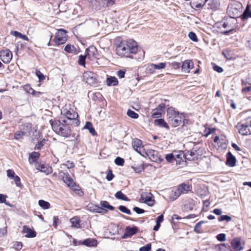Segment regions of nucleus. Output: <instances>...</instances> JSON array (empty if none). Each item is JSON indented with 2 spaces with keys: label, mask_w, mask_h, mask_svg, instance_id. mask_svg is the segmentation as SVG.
Returning <instances> with one entry per match:
<instances>
[{
  "label": "nucleus",
  "mask_w": 251,
  "mask_h": 251,
  "mask_svg": "<svg viewBox=\"0 0 251 251\" xmlns=\"http://www.w3.org/2000/svg\"><path fill=\"white\" fill-rule=\"evenodd\" d=\"M79 245H84L87 247H96L98 244L97 240L93 238H87L82 242L78 241Z\"/></svg>",
  "instance_id": "obj_17"
},
{
  "label": "nucleus",
  "mask_w": 251,
  "mask_h": 251,
  "mask_svg": "<svg viewBox=\"0 0 251 251\" xmlns=\"http://www.w3.org/2000/svg\"><path fill=\"white\" fill-rule=\"evenodd\" d=\"M239 132L243 135L251 134V117H248L237 125Z\"/></svg>",
  "instance_id": "obj_5"
},
{
  "label": "nucleus",
  "mask_w": 251,
  "mask_h": 251,
  "mask_svg": "<svg viewBox=\"0 0 251 251\" xmlns=\"http://www.w3.org/2000/svg\"><path fill=\"white\" fill-rule=\"evenodd\" d=\"M133 210L137 214H142L144 213L145 210L138 207H134Z\"/></svg>",
  "instance_id": "obj_62"
},
{
  "label": "nucleus",
  "mask_w": 251,
  "mask_h": 251,
  "mask_svg": "<svg viewBox=\"0 0 251 251\" xmlns=\"http://www.w3.org/2000/svg\"><path fill=\"white\" fill-rule=\"evenodd\" d=\"M86 56H87L82 55H80L79 56V59H78V63L79 65H80L81 66H85V59H86Z\"/></svg>",
  "instance_id": "obj_48"
},
{
  "label": "nucleus",
  "mask_w": 251,
  "mask_h": 251,
  "mask_svg": "<svg viewBox=\"0 0 251 251\" xmlns=\"http://www.w3.org/2000/svg\"><path fill=\"white\" fill-rule=\"evenodd\" d=\"M50 123L53 130L58 135L67 138L71 135V129L69 125L72 123L68 122L67 120H50Z\"/></svg>",
  "instance_id": "obj_2"
},
{
  "label": "nucleus",
  "mask_w": 251,
  "mask_h": 251,
  "mask_svg": "<svg viewBox=\"0 0 251 251\" xmlns=\"http://www.w3.org/2000/svg\"><path fill=\"white\" fill-rule=\"evenodd\" d=\"M249 18H251V10H250V6L248 4L242 15V18L247 19Z\"/></svg>",
  "instance_id": "obj_31"
},
{
  "label": "nucleus",
  "mask_w": 251,
  "mask_h": 251,
  "mask_svg": "<svg viewBox=\"0 0 251 251\" xmlns=\"http://www.w3.org/2000/svg\"><path fill=\"white\" fill-rule=\"evenodd\" d=\"M13 179L14 180L15 184L17 186H21L20 178L18 176H15Z\"/></svg>",
  "instance_id": "obj_60"
},
{
  "label": "nucleus",
  "mask_w": 251,
  "mask_h": 251,
  "mask_svg": "<svg viewBox=\"0 0 251 251\" xmlns=\"http://www.w3.org/2000/svg\"><path fill=\"white\" fill-rule=\"evenodd\" d=\"M119 209L123 213H125L128 215L131 214L130 210L124 205L119 206Z\"/></svg>",
  "instance_id": "obj_47"
},
{
  "label": "nucleus",
  "mask_w": 251,
  "mask_h": 251,
  "mask_svg": "<svg viewBox=\"0 0 251 251\" xmlns=\"http://www.w3.org/2000/svg\"><path fill=\"white\" fill-rule=\"evenodd\" d=\"M251 91V84H248V85L246 87H244L242 88L241 90V92L244 95H246L247 93L250 92Z\"/></svg>",
  "instance_id": "obj_44"
},
{
  "label": "nucleus",
  "mask_w": 251,
  "mask_h": 251,
  "mask_svg": "<svg viewBox=\"0 0 251 251\" xmlns=\"http://www.w3.org/2000/svg\"><path fill=\"white\" fill-rule=\"evenodd\" d=\"M6 195L0 194V203H5L6 205H9V204L6 203Z\"/></svg>",
  "instance_id": "obj_59"
},
{
  "label": "nucleus",
  "mask_w": 251,
  "mask_h": 251,
  "mask_svg": "<svg viewBox=\"0 0 251 251\" xmlns=\"http://www.w3.org/2000/svg\"><path fill=\"white\" fill-rule=\"evenodd\" d=\"M151 244L150 243L147 244L145 246L141 247L139 249V251H150L151 250Z\"/></svg>",
  "instance_id": "obj_51"
},
{
  "label": "nucleus",
  "mask_w": 251,
  "mask_h": 251,
  "mask_svg": "<svg viewBox=\"0 0 251 251\" xmlns=\"http://www.w3.org/2000/svg\"><path fill=\"white\" fill-rule=\"evenodd\" d=\"M191 188V186L185 183H182L178 186L176 190L172 191L171 198L173 200H176L181 194L187 193Z\"/></svg>",
  "instance_id": "obj_6"
},
{
  "label": "nucleus",
  "mask_w": 251,
  "mask_h": 251,
  "mask_svg": "<svg viewBox=\"0 0 251 251\" xmlns=\"http://www.w3.org/2000/svg\"><path fill=\"white\" fill-rule=\"evenodd\" d=\"M166 63L162 62L159 63L158 64H151V68L154 70H160L164 69L166 67Z\"/></svg>",
  "instance_id": "obj_34"
},
{
  "label": "nucleus",
  "mask_w": 251,
  "mask_h": 251,
  "mask_svg": "<svg viewBox=\"0 0 251 251\" xmlns=\"http://www.w3.org/2000/svg\"><path fill=\"white\" fill-rule=\"evenodd\" d=\"M226 164L230 167H234L236 164V158L230 152L226 154Z\"/></svg>",
  "instance_id": "obj_22"
},
{
  "label": "nucleus",
  "mask_w": 251,
  "mask_h": 251,
  "mask_svg": "<svg viewBox=\"0 0 251 251\" xmlns=\"http://www.w3.org/2000/svg\"><path fill=\"white\" fill-rule=\"evenodd\" d=\"M35 74L36 76L38 77L39 81H42L45 79V76L39 70H36L35 72Z\"/></svg>",
  "instance_id": "obj_49"
},
{
  "label": "nucleus",
  "mask_w": 251,
  "mask_h": 251,
  "mask_svg": "<svg viewBox=\"0 0 251 251\" xmlns=\"http://www.w3.org/2000/svg\"><path fill=\"white\" fill-rule=\"evenodd\" d=\"M218 250L219 251H232L230 246L225 244L218 245Z\"/></svg>",
  "instance_id": "obj_33"
},
{
  "label": "nucleus",
  "mask_w": 251,
  "mask_h": 251,
  "mask_svg": "<svg viewBox=\"0 0 251 251\" xmlns=\"http://www.w3.org/2000/svg\"><path fill=\"white\" fill-rule=\"evenodd\" d=\"M166 116L168 124L174 127L179 126L184 118L183 113H179L173 107L167 109Z\"/></svg>",
  "instance_id": "obj_3"
},
{
  "label": "nucleus",
  "mask_w": 251,
  "mask_h": 251,
  "mask_svg": "<svg viewBox=\"0 0 251 251\" xmlns=\"http://www.w3.org/2000/svg\"><path fill=\"white\" fill-rule=\"evenodd\" d=\"M46 143V140L45 139H43L41 141L39 142L37 144L34 148L35 150H41V149L43 147Z\"/></svg>",
  "instance_id": "obj_39"
},
{
  "label": "nucleus",
  "mask_w": 251,
  "mask_h": 251,
  "mask_svg": "<svg viewBox=\"0 0 251 251\" xmlns=\"http://www.w3.org/2000/svg\"><path fill=\"white\" fill-rule=\"evenodd\" d=\"M59 177L69 187H73L75 185L73 179L67 172L61 171L59 173Z\"/></svg>",
  "instance_id": "obj_9"
},
{
  "label": "nucleus",
  "mask_w": 251,
  "mask_h": 251,
  "mask_svg": "<svg viewBox=\"0 0 251 251\" xmlns=\"http://www.w3.org/2000/svg\"><path fill=\"white\" fill-rule=\"evenodd\" d=\"M40 153L38 152L33 151L29 155V157L28 158L29 162L30 164H33L35 162L38 158L40 157Z\"/></svg>",
  "instance_id": "obj_28"
},
{
  "label": "nucleus",
  "mask_w": 251,
  "mask_h": 251,
  "mask_svg": "<svg viewBox=\"0 0 251 251\" xmlns=\"http://www.w3.org/2000/svg\"><path fill=\"white\" fill-rule=\"evenodd\" d=\"M165 158L168 162L173 163L175 161L174 153L167 154L165 156Z\"/></svg>",
  "instance_id": "obj_46"
},
{
  "label": "nucleus",
  "mask_w": 251,
  "mask_h": 251,
  "mask_svg": "<svg viewBox=\"0 0 251 251\" xmlns=\"http://www.w3.org/2000/svg\"><path fill=\"white\" fill-rule=\"evenodd\" d=\"M107 84L108 86H116L118 84L117 79L114 76H110L107 78L106 79Z\"/></svg>",
  "instance_id": "obj_29"
},
{
  "label": "nucleus",
  "mask_w": 251,
  "mask_h": 251,
  "mask_svg": "<svg viewBox=\"0 0 251 251\" xmlns=\"http://www.w3.org/2000/svg\"><path fill=\"white\" fill-rule=\"evenodd\" d=\"M207 2L208 8L215 10L219 8L220 4L218 0H209Z\"/></svg>",
  "instance_id": "obj_25"
},
{
  "label": "nucleus",
  "mask_w": 251,
  "mask_h": 251,
  "mask_svg": "<svg viewBox=\"0 0 251 251\" xmlns=\"http://www.w3.org/2000/svg\"><path fill=\"white\" fill-rule=\"evenodd\" d=\"M194 231L197 233H201L202 232V230L201 228V226L200 225H198L197 223L194 227Z\"/></svg>",
  "instance_id": "obj_61"
},
{
  "label": "nucleus",
  "mask_w": 251,
  "mask_h": 251,
  "mask_svg": "<svg viewBox=\"0 0 251 251\" xmlns=\"http://www.w3.org/2000/svg\"><path fill=\"white\" fill-rule=\"evenodd\" d=\"M15 172L10 169L7 170V176L8 177L10 178H13V177L15 176Z\"/></svg>",
  "instance_id": "obj_57"
},
{
  "label": "nucleus",
  "mask_w": 251,
  "mask_h": 251,
  "mask_svg": "<svg viewBox=\"0 0 251 251\" xmlns=\"http://www.w3.org/2000/svg\"><path fill=\"white\" fill-rule=\"evenodd\" d=\"M216 238L220 241H225L226 240V234L224 233H220L217 235Z\"/></svg>",
  "instance_id": "obj_53"
},
{
  "label": "nucleus",
  "mask_w": 251,
  "mask_h": 251,
  "mask_svg": "<svg viewBox=\"0 0 251 251\" xmlns=\"http://www.w3.org/2000/svg\"><path fill=\"white\" fill-rule=\"evenodd\" d=\"M228 12L230 16L228 20L229 23H236L237 21L235 18L237 17L238 13V10L232 7H230L228 10Z\"/></svg>",
  "instance_id": "obj_16"
},
{
  "label": "nucleus",
  "mask_w": 251,
  "mask_h": 251,
  "mask_svg": "<svg viewBox=\"0 0 251 251\" xmlns=\"http://www.w3.org/2000/svg\"><path fill=\"white\" fill-rule=\"evenodd\" d=\"M189 38L194 42L198 41V38L196 34L193 32H190L188 34Z\"/></svg>",
  "instance_id": "obj_50"
},
{
  "label": "nucleus",
  "mask_w": 251,
  "mask_h": 251,
  "mask_svg": "<svg viewBox=\"0 0 251 251\" xmlns=\"http://www.w3.org/2000/svg\"><path fill=\"white\" fill-rule=\"evenodd\" d=\"M84 128L89 130V132L93 136L96 134V131L92 126V124L90 122H87L85 124Z\"/></svg>",
  "instance_id": "obj_30"
},
{
  "label": "nucleus",
  "mask_w": 251,
  "mask_h": 251,
  "mask_svg": "<svg viewBox=\"0 0 251 251\" xmlns=\"http://www.w3.org/2000/svg\"><path fill=\"white\" fill-rule=\"evenodd\" d=\"M169 64L174 69H177L179 68L181 65L180 63L176 62H173L172 63H169Z\"/></svg>",
  "instance_id": "obj_56"
},
{
  "label": "nucleus",
  "mask_w": 251,
  "mask_h": 251,
  "mask_svg": "<svg viewBox=\"0 0 251 251\" xmlns=\"http://www.w3.org/2000/svg\"><path fill=\"white\" fill-rule=\"evenodd\" d=\"M201 150L198 149L197 148H194L185 153V158L189 160L198 158L201 155Z\"/></svg>",
  "instance_id": "obj_12"
},
{
  "label": "nucleus",
  "mask_w": 251,
  "mask_h": 251,
  "mask_svg": "<svg viewBox=\"0 0 251 251\" xmlns=\"http://www.w3.org/2000/svg\"><path fill=\"white\" fill-rule=\"evenodd\" d=\"M193 66L194 64L191 60H186L183 62L181 66V69L183 72L188 73L190 72V69L193 68Z\"/></svg>",
  "instance_id": "obj_18"
},
{
  "label": "nucleus",
  "mask_w": 251,
  "mask_h": 251,
  "mask_svg": "<svg viewBox=\"0 0 251 251\" xmlns=\"http://www.w3.org/2000/svg\"><path fill=\"white\" fill-rule=\"evenodd\" d=\"M38 204L40 206L44 209H48L50 207V203L49 202L44 200H39L38 201Z\"/></svg>",
  "instance_id": "obj_35"
},
{
  "label": "nucleus",
  "mask_w": 251,
  "mask_h": 251,
  "mask_svg": "<svg viewBox=\"0 0 251 251\" xmlns=\"http://www.w3.org/2000/svg\"><path fill=\"white\" fill-rule=\"evenodd\" d=\"M67 31L63 29H59L56 33L53 40L55 44L57 46L64 44L67 40L66 35Z\"/></svg>",
  "instance_id": "obj_7"
},
{
  "label": "nucleus",
  "mask_w": 251,
  "mask_h": 251,
  "mask_svg": "<svg viewBox=\"0 0 251 251\" xmlns=\"http://www.w3.org/2000/svg\"><path fill=\"white\" fill-rule=\"evenodd\" d=\"M141 199L150 206L154 204V200L152 199V195L151 193L148 195H142Z\"/></svg>",
  "instance_id": "obj_19"
},
{
  "label": "nucleus",
  "mask_w": 251,
  "mask_h": 251,
  "mask_svg": "<svg viewBox=\"0 0 251 251\" xmlns=\"http://www.w3.org/2000/svg\"><path fill=\"white\" fill-rule=\"evenodd\" d=\"M162 112H160L156 109H152L151 111V116L154 118H158L162 116Z\"/></svg>",
  "instance_id": "obj_37"
},
{
  "label": "nucleus",
  "mask_w": 251,
  "mask_h": 251,
  "mask_svg": "<svg viewBox=\"0 0 251 251\" xmlns=\"http://www.w3.org/2000/svg\"><path fill=\"white\" fill-rule=\"evenodd\" d=\"M114 176L112 174V171L111 170H109L107 174V176L106 177V179L108 181H111L114 177Z\"/></svg>",
  "instance_id": "obj_55"
},
{
  "label": "nucleus",
  "mask_w": 251,
  "mask_h": 251,
  "mask_svg": "<svg viewBox=\"0 0 251 251\" xmlns=\"http://www.w3.org/2000/svg\"><path fill=\"white\" fill-rule=\"evenodd\" d=\"M132 145L133 149L140 155L144 156L145 152L144 146L142 145V142L139 139H135L132 142Z\"/></svg>",
  "instance_id": "obj_11"
},
{
  "label": "nucleus",
  "mask_w": 251,
  "mask_h": 251,
  "mask_svg": "<svg viewBox=\"0 0 251 251\" xmlns=\"http://www.w3.org/2000/svg\"><path fill=\"white\" fill-rule=\"evenodd\" d=\"M86 52L87 57L90 60H94L97 58L98 51L94 46L90 47L86 50Z\"/></svg>",
  "instance_id": "obj_15"
},
{
  "label": "nucleus",
  "mask_w": 251,
  "mask_h": 251,
  "mask_svg": "<svg viewBox=\"0 0 251 251\" xmlns=\"http://www.w3.org/2000/svg\"><path fill=\"white\" fill-rule=\"evenodd\" d=\"M155 125L158 126L160 127H164L166 129L169 130V126L168 124L163 119H156L154 121Z\"/></svg>",
  "instance_id": "obj_24"
},
{
  "label": "nucleus",
  "mask_w": 251,
  "mask_h": 251,
  "mask_svg": "<svg viewBox=\"0 0 251 251\" xmlns=\"http://www.w3.org/2000/svg\"><path fill=\"white\" fill-rule=\"evenodd\" d=\"M13 35L14 36H15L16 37H19V38H20L25 41H28V39L27 38V37L26 36H25V35H23L22 34V33L18 32V31H13Z\"/></svg>",
  "instance_id": "obj_40"
},
{
  "label": "nucleus",
  "mask_w": 251,
  "mask_h": 251,
  "mask_svg": "<svg viewBox=\"0 0 251 251\" xmlns=\"http://www.w3.org/2000/svg\"><path fill=\"white\" fill-rule=\"evenodd\" d=\"M36 169L41 172L45 173L46 175L50 174L52 172V168L49 166L45 165L43 164H36Z\"/></svg>",
  "instance_id": "obj_14"
},
{
  "label": "nucleus",
  "mask_w": 251,
  "mask_h": 251,
  "mask_svg": "<svg viewBox=\"0 0 251 251\" xmlns=\"http://www.w3.org/2000/svg\"><path fill=\"white\" fill-rule=\"evenodd\" d=\"M127 115L130 118L133 119H137L139 117V115L137 113H135L134 111L128 109L127 111Z\"/></svg>",
  "instance_id": "obj_41"
},
{
  "label": "nucleus",
  "mask_w": 251,
  "mask_h": 251,
  "mask_svg": "<svg viewBox=\"0 0 251 251\" xmlns=\"http://www.w3.org/2000/svg\"><path fill=\"white\" fill-rule=\"evenodd\" d=\"M132 168L134 170L135 173L138 174L141 173L142 171L144 170V167L143 164L140 165L136 167L132 166Z\"/></svg>",
  "instance_id": "obj_42"
},
{
  "label": "nucleus",
  "mask_w": 251,
  "mask_h": 251,
  "mask_svg": "<svg viewBox=\"0 0 251 251\" xmlns=\"http://www.w3.org/2000/svg\"><path fill=\"white\" fill-rule=\"evenodd\" d=\"M23 232L26 234L25 236L27 238H33L36 236V232L26 226H23Z\"/></svg>",
  "instance_id": "obj_20"
},
{
  "label": "nucleus",
  "mask_w": 251,
  "mask_h": 251,
  "mask_svg": "<svg viewBox=\"0 0 251 251\" xmlns=\"http://www.w3.org/2000/svg\"><path fill=\"white\" fill-rule=\"evenodd\" d=\"M23 245L22 242H16L14 244V248L15 250L20 251L22 249Z\"/></svg>",
  "instance_id": "obj_54"
},
{
  "label": "nucleus",
  "mask_w": 251,
  "mask_h": 251,
  "mask_svg": "<svg viewBox=\"0 0 251 251\" xmlns=\"http://www.w3.org/2000/svg\"><path fill=\"white\" fill-rule=\"evenodd\" d=\"M65 51L69 53L77 54L78 51L77 49L74 46L70 44L67 45L64 49Z\"/></svg>",
  "instance_id": "obj_26"
},
{
  "label": "nucleus",
  "mask_w": 251,
  "mask_h": 251,
  "mask_svg": "<svg viewBox=\"0 0 251 251\" xmlns=\"http://www.w3.org/2000/svg\"><path fill=\"white\" fill-rule=\"evenodd\" d=\"M126 72L123 70H119L117 72V75L120 78H122L125 77Z\"/></svg>",
  "instance_id": "obj_63"
},
{
  "label": "nucleus",
  "mask_w": 251,
  "mask_h": 251,
  "mask_svg": "<svg viewBox=\"0 0 251 251\" xmlns=\"http://www.w3.org/2000/svg\"><path fill=\"white\" fill-rule=\"evenodd\" d=\"M165 104L163 103H161L159 104L155 109L158 110L159 111H160V112H163L164 109L165 108Z\"/></svg>",
  "instance_id": "obj_64"
},
{
  "label": "nucleus",
  "mask_w": 251,
  "mask_h": 251,
  "mask_svg": "<svg viewBox=\"0 0 251 251\" xmlns=\"http://www.w3.org/2000/svg\"><path fill=\"white\" fill-rule=\"evenodd\" d=\"M231 219L232 218L231 217L226 215H221L218 218V221L219 222L226 221V222H228L230 221Z\"/></svg>",
  "instance_id": "obj_43"
},
{
  "label": "nucleus",
  "mask_w": 251,
  "mask_h": 251,
  "mask_svg": "<svg viewBox=\"0 0 251 251\" xmlns=\"http://www.w3.org/2000/svg\"><path fill=\"white\" fill-rule=\"evenodd\" d=\"M100 205L102 208H105L110 210H114V207L110 205L109 203L107 201H100Z\"/></svg>",
  "instance_id": "obj_36"
},
{
  "label": "nucleus",
  "mask_w": 251,
  "mask_h": 251,
  "mask_svg": "<svg viewBox=\"0 0 251 251\" xmlns=\"http://www.w3.org/2000/svg\"><path fill=\"white\" fill-rule=\"evenodd\" d=\"M13 57L12 52L8 49L0 51V59L4 63L8 64Z\"/></svg>",
  "instance_id": "obj_8"
},
{
  "label": "nucleus",
  "mask_w": 251,
  "mask_h": 251,
  "mask_svg": "<svg viewBox=\"0 0 251 251\" xmlns=\"http://www.w3.org/2000/svg\"><path fill=\"white\" fill-rule=\"evenodd\" d=\"M115 197L119 200H121L125 201H129L128 198L124 195L121 191L117 192L115 195Z\"/></svg>",
  "instance_id": "obj_32"
},
{
  "label": "nucleus",
  "mask_w": 251,
  "mask_h": 251,
  "mask_svg": "<svg viewBox=\"0 0 251 251\" xmlns=\"http://www.w3.org/2000/svg\"><path fill=\"white\" fill-rule=\"evenodd\" d=\"M61 114L62 116L69 120L72 124H77L78 122V120H77L78 116V114L72 108L71 104H65L61 110Z\"/></svg>",
  "instance_id": "obj_4"
},
{
  "label": "nucleus",
  "mask_w": 251,
  "mask_h": 251,
  "mask_svg": "<svg viewBox=\"0 0 251 251\" xmlns=\"http://www.w3.org/2000/svg\"><path fill=\"white\" fill-rule=\"evenodd\" d=\"M24 90L26 91L27 93L31 94V92H32V91L34 90L30 85L29 84H26L24 85L23 87Z\"/></svg>",
  "instance_id": "obj_52"
},
{
  "label": "nucleus",
  "mask_w": 251,
  "mask_h": 251,
  "mask_svg": "<svg viewBox=\"0 0 251 251\" xmlns=\"http://www.w3.org/2000/svg\"><path fill=\"white\" fill-rule=\"evenodd\" d=\"M231 245L233 249L235 251H238L243 249L240 240L238 238H234L231 241Z\"/></svg>",
  "instance_id": "obj_23"
},
{
  "label": "nucleus",
  "mask_w": 251,
  "mask_h": 251,
  "mask_svg": "<svg viewBox=\"0 0 251 251\" xmlns=\"http://www.w3.org/2000/svg\"><path fill=\"white\" fill-rule=\"evenodd\" d=\"M138 231V228L137 226H127L125 229L123 238L130 237L135 235Z\"/></svg>",
  "instance_id": "obj_13"
},
{
  "label": "nucleus",
  "mask_w": 251,
  "mask_h": 251,
  "mask_svg": "<svg viewBox=\"0 0 251 251\" xmlns=\"http://www.w3.org/2000/svg\"><path fill=\"white\" fill-rule=\"evenodd\" d=\"M96 75L92 72L88 71L84 73L83 78L87 83L93 85L97 83Z\"/></svg>",
  "instance_id": "obj_10"
},
{
  "label": "nucleus",
  "mask_w": 251,
  "mask_h": 251,
  "mask_svg": "<svg viewBox=\"0 0 251 251\" xmlns=\"http://www.w3.org/2000/svg\"><path fill=\"white\" fill-rule=\"evenodd\" d=\"M221 141H220V138L219 136H216V137H215L214 139V142L215 143H217L218 144H220L221 145H222L223 143H225V140L223 139H221Z\"/></svg>",
  "instance_id": "obj_58"
},
{
  "label": "nucleus",
  "mask_w": 251,
  "mask_h": 251,
  "mask_svg": "<svg viewBox=\"0 0 251 251\" xmlns=\"http://www.w3.org/2000/svg\"><path fill=\"white\" fill-rule=\"evenodd\" d=\"M26 134V132L22 131H17L14 135V138L15 140H19L24 135Z\"/></svg>",
  "instance_id": "obj_38"
},
{
  "label": "nucleus",
  "mask_w": 251,
  "mask_h": 251,
  "mask_svg": "<svg viewBox=\"0 0 251 251\" xmlns=\"http://www.w3.org/2000/svg\"><path fill=\"white\" fill-rule=\"evenodd\" d=\"M175 161H176V164H180L183 161V158H185V154L182 151H174Z\"/></svg>",
  "instance_id": "obj_21"
},
{
  "label": "nucleus",
  "mask_w": 251,
  "mask_h": 251,
  "mask_svg": "<svg viewBox=\"0 0 251 251\" xmlns=\"http://www.w3.org/2000/svg\"><path fill=\"white\" fill-rule=\"evenodd\" d=\"M114 162L116 165L122 166L124 164L125 160L120 157H117L114 160Z\"/></svg>",
  "instance_id": "obj_45"
},
{
  "label": "nucleus",
  "mask_w": 251,
  "mask_h": 251,
  "mask_svg": "<svg viewBox=\"0 0 251 251\" xmlns=\"http://www.w3.org/2000/svg\"><path fill=\"white\" fill-rule=\"evenodd\" d=\"M138 51V45L135 41L129 40L122 41L116 48V52L119 56L133 58L130 54H135Z\"/></svg>",
  "instance_id": "obj_1"
},
{
  "label": "nucleus",
  "mask_w": 251,
  "mask_h": 251,
  "mask_svg": "<svg viewBox=\"0 0 251 251\" xmlns=\"http://www.w3.org/2000/svg\"><path fill=\"white\" fill-rule=\"evenodd\" d=\"M70 222L72 224V227L75 228H80V219L77 216L74 217L70 219Z\"/></svg>",
  "instance_id": "obj_27"
}]
</instances>
